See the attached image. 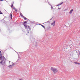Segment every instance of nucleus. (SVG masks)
I'll use <instances>...</instances> for the list:
<instances>
[{
  "label": "nucleus",
  "mask_w": 80,
  "mask_h": 80,
  "mask_svg": "<svg viewBox=\"0 0 80 80\" xmlns=\"http://www.w3.org/2000/svg\"><path fill=\"white\" fill-rule=\"evenodd\" d=\"M58 10H60V8H58Z\"/></svg>",
  "instance_id": "obj_21"
},
{
  "label": "nucleus",
  "mask_w": 80,
  "mask_h": 80,
  "mask_svg": "<svg viewBox=\"0 0 80 80\" xmlns=\"http://www.w3.org/2000/svg\"><path fill=\"white\" fill-rule=\"evenodd\" d=\"M64 49L66 51H68L69 50V47L68 46H66L65 47Z\"/></svg>",
  "instance_id": "obj_3"
},
{
  "label": "nucleus",
  "mask_w": 80,
  "mask_h": 80,
  "mask_svg": "<svg viewBox=\"0 0 80 80\" xmlns=\"http://www.w3.org/2000/svg\"><path fill=\"white\" fill-rule=\"evenodd\" d=\"M71 10H73V9H71Z\"/></svg>",
  "instance_id": "obj_25"
},
{
  "label": "nucleus",
  "mask_w": 80,
  "mask_h": 80,
  "mask_svg": "<svg viewBox=\"0 0 80 80\" xmlns=\"http://www.w3.org/2000/svg\"><path fill=\"white\" fill-rule=\"evenodd\" d=\"M15 12H17V10H16Z\"/></svg>",
  "instance_id": "obj_23"
},
{
  "label": "nucleus",
  "mask_w": 80,
  "mask_h": 80,
  "mask_svg": "<svg viewBox=\"0 0 80 80\" xmlns=\"http://www.w3.org/2000/svg\"><path fill=\"white\" fill-rule=\"evenodd\" d=\"M0 60H1L2 59V54L0 53Z\"/></svg>",
  "instance_id": "obj_7"
},
{
  "label": "nucleus",
  "mask_w": 80,
  "mask_h": 80,
  "mask_svg": "<svg viewBox=\"0 0 80 80\" xmlns=\"http://www.w3.org/2000/svg\"><path fill=\"white\" fill-rule=\"evenodd\" d=\"M1 14H2V13L1 12H0V15H1Z\"/></svg>",
  "instance_id": "obj_19"
},
{
  "label": "nucleus",
  "mask_w": 80,
  "mask_h": 80,
  "mask_svg": "<svg viewBox=\"0 0 80 80\" xmlns=\"http://www.w3.org/2000/svg\"><path fill=\"white\" fill-rule=\"evenodd\" d=\"M5 58L4 57L3 59L1 61L0 63L2 64L5 63Z\"/></svg>",
  "instance_id": "obj_2"
},
{
  "label": "nucleus",
  "mask_w": 80,
  "mask_h": 80,
  "mask_svg": "<svg viewBox=\"0 0 80 80\" xmlns=\"http://www.w3.org/2000/svg\"><path fill=\"white\" fill-rule=\"evenodd\" d=\"M13 62H9L10 65L8 67H10V66H12V65H13Z\"/></svg>",
  "instance_id": "obj_5"
},
{
  "label": "nucleus",
  "mask_w": 80,
  "mask_h": 80,
  "mask_svg": "<svg viewBox=\"0 0 80 80\" xmlns=\"http://www.w3.org/2000/svg\"><path fill=\"white\" fill-rule=\"evenodd\" d=\"M72 12H73V10H71V11H70L69 13H72Z\"/></svg>",
  "instance_id": "obj_13"
},
{
  "label": "nucleus",
  "mask_w": 80,
  "mask_h": 80,
  "mask_svg": "<svg viewBox=\"0 0 80 80\" xmlns=\"http://www.w3.org/2000/svg\"><path fill=\"white\" fill-rule=\"evenodd\" d=\"M2 0V1H3V0Z\"/></svg>",
  "instance_id": "obj_27"
},
{
  "label": "nucleus",
  "mask_w": 80,
  "mask_h": 80,
  "mask_svg": "<svg viewBox=\"0 0 80 80\" xmlns=\"http://www.w3.org/2000/svg\"><path fill=\"white\" fill-rule=\"evenodd\" d=\"M23 18H24V19H25V20H27V18H26L24 16Z\"/></svg>",
  "instance_id": "obj_15"
},
{
  "label": "nucleus",
  "mask_w": 80,
  "mask_h": 80,
  "mask_svg": "<svg viewBox=\"0 0 80 80\" xmlns=\"http://www.w3.org/2000/svg\"><path fill=\"white\" fill-rule=\"evenodd\" d=\"M52 25H55V22L54 21L51 24Z\"/></svg>",
  "instance_id": "obj_10"
},
{
  "label": "nucleus",
  "mask_w": 80,
  "mask_h": 80,
  "mask_svg": "<svg viewBox=\"0 0 80 80\" xmlns=\"http://www.w3.org/2000/svg\"><path fill=\"white\" fill-rule=\"evenodd\" d=\"M25 27L26 28H27V30H28V29H29V30L30 32V31H31V30H30V27H29V26L26 25L25 26Z\"/></svg>",
  "instance_id": "obj_4"
},
{
  "label": "nucleus",
  "mask_w": 80,
  "mask_h": 80,
  "mask_svg": "<svg viewBox=\"0 0 80 80\" xmlns=\"http://www.w3.org/2000/svg\"><path fill=\"white\" fill-rule=\"evenodd\" d=\"M9 17H10L11 19H12V14H10Z\"/></svg>",
  "instance_id": "obj_9"
},
{
  "label": "nucleus",
  "mask_w": 80,
  "mask_h": 80,
  "mask_svg": "<svg viewBox=\"0 0 80 80\" xmlns=\"http://www.w3.org/2000/svg\"><path fill=\"white\" fill-rule=\"evenodd\" d=\"M51 69L53 72L54 73H56L58 72V70L56 68H51Z\"/></svg>",
  "instance_id": "obj_1"
},
{
  "label": "nucleus",
  "mask_w": 80,
  "mask_h": 80,
  "mask_svg": "<svg viewBox=\"0 0 80 80\" xmlns=\"http://www.w3.org/2000/svg\"><path fill=\"white\" fill-rule=\"evenodd\" d=\"M13 3H14V2H13V1L12 3H11V8H12V7H13Z\"/></svg>",
  "instance_id": "obj_6"
},
{
  "label": "nucleus",
  "mask_w": 80,
  "mask_h": 80,
  "mask_svg": "<svg viewBox=\"0 0 80 80\" xmlns=\"http://www.w3.org/2000/svg\"><path fill=\"white\" fill-rule=\"evenodd\" d=\"M1 1H3L2 0H0V2H1Z\"/></svg>",
  "instance_id": "obj_20"
},
{
  "label": "nucleus",
  "mask_w": 80,
  "mask_h": 80,
  "mask_svg": "<svg viewBox=\"0 0 80 80\" xmlns=\"http://www.w3.org/2000/svg\"><path fill=\"white\" fill-rule=\"evenodd\" d=\"M30 32L29 31H28V33H29Z\"/></svg>",
  "instance_id": "obj_24"
},
{
  "label": "nucleus",
  "mask_w": 80,
  "mask_h": 80,
  "mask_svg": "<svg viewBox=\"0 0 80 80\" xmlns=\"http://www.w3.org/2000/svg\"><path fill=\"white\" fill-rule=\"evenodd\" d=\"M20 80H22V79H20Z\"/></svg>",
  "instance_id": "obj_22"
},
{
  "label": "nucleus",
  "mask_w": 80,
  "mask_h": 80,
  "mask_svg": "<svg viewBox=\"0 0 80 80\" xmlns=\"http://www.w3.org/2000/svg\"><path fill=\"white\" fill-rule=\"evenodd\" d=\"M0 53H1V51H0Z\"/></svg>",
  "instance_id": "obj_26"
},
{
  "label": "nucleus",
  "mask_w": 80,
  "mask_h": 80,
  "mask_svg": "<svg viewBox=\"0 0 80 80\" xmlns=\"http://www.w3.org/2000/svg\"><path fill=\"white\" fill-rule=\"evenodd\" d=\"M21 15L22 16V17H23V15H22V14H21Z\"/></svg>",
  "instance_id": "obj_18"
},
{
  "label": "nucleus",
  "mask_w": 80,
  "mask_h": 80,
  "mask_svg": "<svg viewBox=\"0 0 80 80\" xmlns=\"http://www.w3.org/2000/svg\"><path fill=\"white\" fill-rule=\"evenodd\" d=\"M63 3V2H62V3H60L59 4H58V6H59V5H62V3Z\"/></svg>",
  "instance_id": "obj_12"
},
{
  "label": "nucleus",
  "mask_w": 80,
  "mask_h": 80,
  "mask_svg": "<svg viewBox=\"0 0 80 80\" xmlns=\"http://www.w3.org/2000/svg\"><path fill=\"white\" fill-rule=\"evenodd\" d=\"M27 21H26L23 23V25H24V27H25V26H26V25H27Z\"/></svg>",
  "instance_id": "obj_8"
},
{
  "label": "nucleus",
  "mask_w": 80,
  "mask_h": 80,
  "mask_svg": "<svg viewBox=\"0 0 80 80\" xmlns=\"http://www.w3.org/2000/svg\"><path fill=\"white\" fill-rule=\"evenodd\" d=\"M50 5L51 6V9H53V7L52 6V5H51L50 4Z\"/></svg>",
  "instance_id": "obj_14"
},
{
  "label": "nucleus",
  "mask_w": 80,
  "mask_h": 80,
  "mask_svg": "<svg viewBox=\"0 0 80 80\" xmlns=\"http://www.w3.org/2000/svg\"><path fill=\"white\" fill-rule=\"evenodd\" d=\"M74 63L76 64H78V65H80V63H78L77 62H74Z\"/></svg>",
  "instance_id": "obj_11"
},
{
  "label": "nucleus",
  "mask_w": 80,
  "mask_h": 80,
  "mask_svg": "<svg viewBox=\"0 0 80 80\" xmlns=\"http://www.w3.org/2000/svg\"><path fill=\"white\" fill-rule=\"evenodd\" d=\"M13 9H14L15 10H17V9H15V7H13Z\"/></svg>",
  "instance_id": "obj_16"
},
{
  "label": "nucleus",
  "mask_w": 80,
  "mask_h": 80,
  "mask_svg": "<svg viewBox=\"0 0 80 80\" xmlns=\"http://www.w3.org/2000/svg\"><path fill=\"white\" fill-rule=\"evenodd\" d=\"M41 26H42V27L43 28H45V26H43V25H42Z\"/></svg>",
  "instance_id": "obj_17"
}]
</instances>
